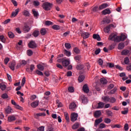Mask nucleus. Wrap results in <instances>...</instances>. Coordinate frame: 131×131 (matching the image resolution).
Returning <instances> with one entry per match:
<instances>
[{
	"label": "nucleus",
	"instance_id": "f257e3e1",
	"mask_svg": "<svg viewBox=\"0 0 131 131\" xmlns=\"http://www.w3.org/2000/svg\"><path fill=\"white\" fill-rule=\"evenodd\" d=\"M108 40H112L115 42H120V37H118L117 34L113 33L110 35Z\"/></svg>",
	"mask_w": 131,
	"mask_h": 131
},
{
	"label": "nucleus",
	"instance_id": "f03ea898",
	"mask_svg": "<svg viewBox=\"0 0 131 131\" xmlns=\"http://www.w3.org/2000/svg\"><path fill=\"white\" fill-rule=\"evenodd\" d=\"M42 7L45 11H50L52 9V7H53V4L46 2L42 4Z\"/></svg>",
	"mask_w": 131,
	"mask_h": 131
},
{
	"label": "nucleus",
	"instance_id": "7ed1b4c3",
	"mask_svg": "<svg viewBox=\"0 0 131 131\" xmlns=\"http://www.w3.org/2000/svg\"><path fill=\"white\" fill-rule=\"evenodd\" d=\"M79 101L82 102L83 104H88L89 100H88V98H86L84 95H82L80 96L79 98Z\"/></svg>",
	"mask_w": 131,
	"mask_h": 131
},
{
	"label": "nucleus",
	"instance_id": "20e7f679",
	"mask_svg": "<svg viewBox=\"0 0 131 131\" xmlns=\"http://www.w3.org/2000/svg\"><path fill=\"white\" fill-rule=\"evenodd\" d=\"M77 118H78V114L76 113H73L71 115V120L73 122L74 121H76L77 120Z\"/></svg>",
	"mask_w": 131,
	"mask_h": 131
},
{
	"label": "nucleus",
	"instance_id": "39448f33",
	"mask_svg": "<svg viewBox=\"0 0 131 131\" xmlns=\"http://www.w3.org/2000/svg\"><path fill=\"white\" fill-rule=\"evenodd\" d=\"M27 64V61H26V60H21L19 61V63H18L16 66V68H20V67H21V66H25V65H26Z\"/></svg>",
	"mask_w": 131,
	"mask_h": 131
},
{
	"label": "nucleus",
	"instance_id": "423d86ee",
	"mask_svg": "<svg viewBox=\"0 0 131 131\" xmlns=\"http://www.w3.org/2000/svg\"><path fill=\"white\" fill-rule=\"evenodd\" d=\"M5 113L6 114H11V113H13L14 110L12 109L11 106H8L6 108H5Z\"/></svg>",
	"mask_w": 131,
	"mask_h": 131
},
{
	"label": "nucleus",
	"instance_id": "0eeeda50",
	"mask_svg": "<svg viewBox=\"0 0 131 131\" xmlns=\"http://www.w3.org/2000/svg\"><path fill=\"white\" fill-rule=\"evenodd\" d=\"M16 120V116L15 115H10L8 117V122H13Z\"/></svg>",
	"mask_w": 131,
	"mask_h": 131
},
{
	"label": "nucleus",
	"instance_id": "6e6552de",
	"mask_svg": "<svg viewBox=\"0 0 131 131\" xmlns=\"http://www.w3.org/2000/svg\"><path fill=\"white\" fill-rule=\"evenodd\" d=\"M90 35H91V33L89 32H83L81 34V36L83 39H86V38H89L90 37Z\"/></svg>",
	"mask_w": 131,
	"mask_h": 131
},
{
	"label": "nucleus",
	"instance_id": "1a4fd4ad",
	"mask_svg": "<svg viewBox=\"0 0 131 131\" xmlns=\"http://www.w3.org/2000/svg\"><path fill=\"white\" fill-rule=\"evenodd\" d=\"M29 47L31 49H35L36 48V43H35V41H31L29 43Z\"/></svg>",
	"mask_w": 131,
	"mask_h": 131
},
{
	"label": "nucleus",
	"instance_id": "9d476101",
	"mask_svg": "<svg viewBox=\"0 0 131 131\" xmlns=\"http://www.w3.org/2000/svg\"><path fill=\"white\" fill-rule=\"evenodd\" d=\"M70 64V59H64L62 61V65L63 67H67Z\"/></svg>",
	"mask_w": 131,
	"mask_h": 131
},
{
	"label": "nucleus",
	"instance_id": "9b49d317",
	"mask_svg": "<svg viewBox=\"0 0 131 131\" xmlns=\"http://www.w3.org/2000/svg\"><path fill=\"white\" fill-rule=\"evenodd\" d=\"M40 116H46V113H39L37 114H34V117L36 119H38Z\"/></svg>",
	"mask_w": 131,
	"mask_h": 131
},
{
	"label": "nucleus",
	"instance_id": "f8f14e48",
	"mask_svg": "<svg viewBox=\"0 0 131 131\" xmlns=\"http://www.w3.org/2000/svg\"><path fill=\"white\" fill-rule=\"evenodd\" d=\"M32 12L33 13V14L34 15V17L37 19L38 18V16H39V14H38V11H36L34 9H33L32 10Z\"/></svg>",
	"mask_w": 131,
	"mask_h": 131
},
{
	"label": "nucleus",
	"instance_id": "ddd939ff",
	"mask_svg": "<svg viewBox=\"0 0 131 131\" xmlns=\"http://www.w3.org/2000/svg\"><path fill=\"white\" fill-rule=\"evenodd\" d=\"M31 29V28H30V27H29L28 25L25 26L23 28V30L25 33H27V32H29Z\"/></svg>",
	"mask_w": 131,
	"mask_h": 131
},
{
	"label": "nucleus",
	"instance_id": "4468645a",
	"mask_svg": "<svg viewBox=\"0 0 131 131\" xmlns=\"http://www.w3.org/2000/svg\"><path fill=\"white\" fill-rule=\"evenodd\" d=\"M16 66V62L12 61L10 64H9V68L11 70L14 71L15 70V66Z\"/></svg>",
	"mask_w": 131,
	"mask_h": 131
},
{
	"label": "nucleus",
	"instance_id": "2eb2a0df",
	"mask_svg": "<svg viewBox=\"0 0 131 131\" xmlns=\"http://www.w3.org/2000/svg\"><path fill=\"white\" fill-rule=\"evenodd\" d=\"M102 121H103V119L102 118H100L99 119L95 120V126H97V125L100 124Z\"/></svg>",
	"mask_w": 131,
	"mask_h": 131
},
{
	"label": "nucleus",
	"instance_id": "dca6fc26",
	"mask_svg": "<svg viewBox=\"0 0 131 131\" xmlns=\"http://www.w3.org/2000/svg\"><path fill=\"white\" fill-rule=\"evenodd\" d=\"M23 15L25 16V17H29L30 16V13L28 10H25L23 11Z\"/></svg>",
	"mask_w": 131,
	"mask_h": 131
},
{
	"label": "nucleus",
	"instance_id": "f3484780",
	"mask_svg": "<svg viewBox=\"0 0 131 131\" xmlns=\"http://www.w3.org/2000/svg\"><path fill=\"white\" fill-rule=\"evenodd\" d=\"M83 91L86 94H88L89 92H90V89H89V86H88L87 84H85L83 86Z\"/></svg>",
	"mask_w": 131,
	"mask_h": 131
},
{
	"label": "nucleus",
	"instance_id": "a211bd4d",
	"mask_svg": "<svg viewBox=\"0 0 131 131\" xmlns=\"http://www.w3.org/2000/svg\"><path fill=\"white\" fill-rule=\"evenodd\" d=\"M93 37L94 39H97L98 41H100V40H101V37H100V35L98 34H93Z\"/></svg>",
	"mask_w": 131,
	"mask_h": 131
},
{
	"label": "nucleus",
	"instance_id": "6ab92c4d",
	"mask_svg": "<svg viewBox=\"0 0 131 131\" xmlns=\"http://www.w3.org/2000/svg\"><path fill=\"white\" fill-rule=\"evenodd\" d=\"M118 37H120V41H123L125 40V38L127 37L125 35L122 34L121 36H118Z\"/></svg>",
	"mask_w": 131,
	"mask_h": 131
},
{
	"label": "nucleus",
	"instance_id": "aec40b11",
	"mask_svg": "<svg viewBox=\"0 0 131 131\" xmlns=\"http://www.w3.org/2000/svg\"><path fill=\"white\" fill-rule=\"evenodd\" d=\"M107 7H108V4H102L99 6V10H103V9H105V8H107Z\"/></svg>",
	"mask_w": 131,
	"mask_h": 131
},
{
	"label": "nucleus",
	"instance_id": "412c9836",
	"mask_svg": "<svg viewBox=\"0 0 131 131\" xmlns=\"http://www.w3.org/2000/svg\"><path fill=\"white\" fill-rule=\"evenodd\" d=\"M100 115H102V112H101V111H97L94 113L95 117H100Z\"/></svg>",
	"mask_w": 131,
	"mask_h": 131
},
{
	"label": "nucleus",
	"instance_id": "4be33fe9",
	"mask_svg": "<svg viewBox=\"0 0 131 131\" xmlns=\"http://www.w3.org/2000/svg\"><path fill=\"white\" fill-rule=\"evenodd\" d=\"M19 8L15 9V10L12 12L11 16L12 17H16L17 15H18V13H19Z\"/></svg>",
	"mask_w": 131,
	"mask_h": 131
},
{
	"label": "nucleus",
	"instance_id": "5701e85b",
	"mask_svg": "<svg viewBox=\"0 0 131 131\" xmlns=\"http://www.w3.org/2000/svg\"><path fill=\"white\" fill-rule=\"evenodd\" d=\"M111 11H110V9H106L102 11V14L103 15H107V14H111Z\"/></svg>",
	"mask_w": 131,
	"mask_h": 131
},
{
	"label": "nucleus",
	"instance_id": "b1692460",
	"mask_svg": "<svg viewBox=\"0 0 131 131\" xmlns=\"http://www.w3.org/2000/svg\"><path fill=\"white\" fill-rule=\"evenodd\" d=\"M38 102L39 101H35L32 102L31 104V106L33 107V108H36V107H37L38 106Z\"/></svg>",
	"mask_w": 131,
	"mask_h": 131
},
{
	"label": "nucleus",
	"instance_id": "393cba45",
	"mask_svg": "<svg viewBox=\"0 0 131 131\" xmlns=\"http://www.w3.org/2000/svg\"><path fill=\"white\" fill-rule=\"evenodd\" d=\"M75 107H76V104H75L74 102H72L69 106V109L71 110H74V109H75Z\"/></svg>",
	"mask_w": 131,
	"mask_h": 131
},
{
	"label": "nucleus",
	"instance_id": "a878e982",
	"mask_svg": "<svg viewBox=\"0 0 131 131\" xmlns=\"http://www.w3.org/2000/svg\"><path fill=\"white\" fill-rule=\"evenodd\" d=\"M63 53L67 57H70L71 56V52L70 51H67V50L65 49L63 51Z\"/></svg>",
	"mask_w": 131,
	"mask_h": 131
},
{
	"label": "nucleus",
	"instance_id": "bb28decb",
	"mask_svg": "<svg viewBox=\"0 0 131 131\" xmlns=\"http://www.w3.org/2000/svg\"><path fill=\"white\" fill-rule=\"evenodd\" d=\"M40 33L42 35H46L47 34V30L46 28H42L40 31Z\"/></svg>",
	"mask_w": 131,
	"mask_h": 131
},
{
	"label": "nucleus",
	"instance_id": "cd10ccee",
	"mask_svg": "<svg viewBox=\"0 0 131 131\" xmlns=\"http://www.w3.org/2000/svg\"><path fill=\"white\" fill-rule=\"evenodd\" d=\"M128 54H129V50H124L121 52V55H122V56H126Z\"/></svg>",
	"mask_w": 131,
	"mask_h": 131
},
{
	"label": "nucleus",
	"instance_id": "c85d7f7f",
	"mask_svg": "<svg viewBox=\"0 0 131 131\" xmlns=\"http://www.w3.org/2000/svg\"><path fill=\"white\" fill-rule=\"evenodd\" d=\"M64 114L67 122H69L70 121V119H69V115H68V113L64 112Z\"/></svg>",
	"mask_w": 131,
	"mask_h": 131
},
{
	"label": "nucleus",
	"instance_id": "c756f323",
	"mask_svg": "<svg viewBox=\"0 0 131 131\" xmlns=\"http://www.w3.org/2000/svg\"><path fill=\"white\" fill-rule=\"evenodd\" d=\"M117 91V88H114L113 90H111L110 92H108V95H113L116 93Z\"/></svg>",
	"mask_w": 131,
	"mask_h": 131
},
{
	"label": "nucleus",
	"instance_id": "7c9ffc66",
	"mask_svg": "<svg viewBox=\"0 0 131 131\" xmlns=\"http://www.w3.org/2000/svg\"><path fill=\"white\" fill-rule=\"evenodd\" d=\"M37 68L40 71H43V70H45V67H43V66H42L41 64L37 65Z\"/></svg>",
	"mask_w": 131,
	"mask_h": 131
},
{
	"label": "nucleus",
	"instance_id": "2f4dec72",
	"mask_svg": "<svg viewBox=\"0 0 131 131\" xmlns=\"http://www.w3.org/2000/svg\"><path fill=\"white\" fill-rule=\"evenodd\" d=\"M33 35L34 36V37H37L38 35H39V31L38 30H35L33 33Z\"/></svg>",
	"mask_w": 131,
	"mask_h": 131
},
{
	"label": "nucleus",
	"instance_id": "473e14b6",
	"mask_svg": "<svg viewBox=\"0 0 131 131\" xmlns=\"http://www.w3.org/2000/svg\"><path fill=\"white\" fill-rule=\"evenodd\" d=\"M116 102V99L113 97H110L109 103H115Z\"/></svg>",
	"mask_w": 131,
	"mask_h": 131
},
{
	"label": "nucleus",
	"instance_id": "72a5a7b5",
	"mask_svg": "<svg viewBox=\"0 0 131 131\" xmlns=\"http://www.w3.org/2000/svg\"><path fill=\"white\" fill-rule=\"evenodd\" d=\"M102 100H103V101L104 102H109L110 97L109 96H103V97H102Z\"/></svg>",
	"mask_w": 131,
	"mask_h": 131
},
{
	"label": "nucleus",
	"instance_id": "f704fd0d",
	"mask_svg": "<svg viewBox=\"0 0 131 131\" xmlns=\"http://www.w3.org/2000/svg\"><path fill=\"white\" fill-rule=\"evenodd\" d=\"M98 109H102L104 108V103L100 102L98 103V106L97 107Z\"/></svg>",
	"mask_w": 131,
	"mask_h": 131
},
{
	"label": "nucleus",
	"instance_id": "c9c22d12",
	"mask_svg": "<svg viewBox=\"0 0 131 131\" xmlns=\"http://www.w3.org/2000/svg\"><path fill=\"white\" fill-rule=\"evenodd\" d=\"M78 127H79V123H75L72 126L73 129H76L78 128Z\"/></svg>",
	"mask_w": 131,
	"mask_h": 131
},
{
	"label": "nucleus",
	"instance_id": "e433bc0d",
	"mask_svg": "<svg viewBox=\"0 0 131 131\" xmlns=\"http://www.w3.org/2000/svg\"><path fill=\"white\" fill-rule=\"evenodd\" d=\"M106 113L107 116H111V117L113 116V113H112L111 111L106 110Z\"/></svg>",
	"mask_w": 131,
	"mask_h": 131
},
{
	"label": "nucleus",
	"instance_id": "4c0bfd02",
	"mask_svg": "<svg viewBox=\"0 0 131 131\" xmlns=\"http://www.w3.org/2000/svg\"><path fill=\"white\" fill-rule=\"evenodd\" d=\"M100 82L102 83V84H106V83H107V80L104 78H102L100 79Z\"/></svg>",
	"mask_w": 131,
	"mask_h": 131
},
{
	"label": "nucleus",
	"instance_id": "58836bf2",
	"mask_svg": "<svg viewBox=\"0 0 131 131\" xmlns=\"http://www.w3.org/2000/svg\"><path fill=\"white\" fill-rule=\"evenodd\" d=\"M45 24L46 26H50L53 25V23L50 20H47L45 22Z\"/></svg>",
	"mask_w": 131,
	"mask_h": 131
},
{
	"label": "nucleus",
	"instance_id": "ea45409f",
	"mask_svg": "<svg viewBox=\"0 0 131 131\" xmlns=\"http://www.w3.org/2000/svg\"><path fill=\"white\" fill-rule=\"evenodd\" d=\"M84 80V76H79L78 78V81L79 82H82L83 80Z\"/></svg>",
	"mask_w": 131,
	"mask_h": 131
},
{
	"label": "nucleus",
	"instance_id": "a19ab883",
	"mask_svg": "<svg viewBox=\"0 0 131 131\" xmlns=\"http://www.w3.org/2000/svg\"><path fill=\"white\" fill-rule=\"evenodd\" d=\"M27 54L28 56H32V55H33V52H32V50L29 49L27 50Z\"/></svg>",
	"mask_w": 131,
	"mask_h": 131
},
{
	"label": "nucleus",
	"instance_id": "79ce46f5",
	"mask_svg": "<svg viewBox=\"0 0 131 131\" xmlns=\"http://www.w3.org/2000/svg\"><path fill=\"white\" fill-rule=\"evenodd\" d=\"M124 48V43H120L118 45V49L119 50H122Z\"/></svg>",
	"mask_w": 131,
	"mask_h": 131
},
{
	"label": "nucleus",
	"instance_id": "37998d69",
	"mask_svg": "<svg viewBox=\"0 0 131 131\" xmlns=\"http://www.w3.org/2000/svg\"><path fill=\"white\" fill-rule=\"evenodd\" d=\"M0 40L1 41L4 43L6 42V38H5V37L4 36V35H0Z\"/></svg>",
	"mask_w": 131,
	"mask_h": 131
},
{
	"label": "nucleus",
	"instance_id": "c03bdc74",
	"mask_svg": "<svg viewBox=\"0 0 131 131\" xmlns=\"http://www.w3.org/2000/svg\"><path fill=\"white\" fill-rule=\"evenodd\" d=\"M33 6H34V7H38V6L39 5V2H38V1H34L33 2Z\"/></svg>",
	"mask_w": 131,
	"mask_h": 131
},
{
	"label": "nucleus",
	"instance_id": "a18cd8bd",
	"mask_svg": "<svg viewBox=\"0 0 131 131\" xmlns=\"http://www.w3.org/2000/svg\"><path fill=\"white\" fill-rule=\"evenodd\" d=\"M98 63L99 65H100V66H102L104 63V61H103V59H102V58H99L98 60Z\"/></svg>",
	"mask_w": 131,
	"mask_h": 131
},
{
	"label": "nucleus",
	"instance_id": "49530a36",
	"mask_svg": "<svg viewBox=\"0 0 131 131\" xmlns=\"http://www.w3.org/2000/svg\"><path fill=\"white\" fill-rule=\"evenodd\" d=\"M64 47L67 49V50H69V49H71V45L69 43H66L64 44Z\"/></svg>",
	"mask_w": 131,
	"mask_h": 131
},
{
	"label": "nucleus",
	"instance_id": "de8ad7c7",
	"mask_svg": "<svg viewBox=\"0 0 131 131\" xmlns=\"http://www.w3.org/2000/svg\"><path fill=\"white\" fill-rule=\"evenodd\" d=\"M52 28L54 30H59L60 29V26H59L58 25H53L52 26Z\"/></svg>",
	"mask_w": 131,
	"mask_h": 131
},
{
	"label": "nucleus",
	"instance_id": "09e8293b",
	"mask_svg": "<svg viewBox=\"0 0 131 131\" xmlns=\"http://www.w3.org/2000/svg\"><path fill=\"white\" fill-rule=\"evenodd\" d=\"M56 103H57V107H58V108H60L62 107V106H63V104H62V103H61L60 101H59V100H57L56 101Z\"/></svg>",
	"mask_w": 131,
	"mask_h": 131
},
{
	"label": "nucleus",
	"instance_id": "8fccbe9b",
	"mask_svg": "<svg viewBox=\"0 0 131 131\" xmlns=\"http://www.w3.org/2000/svg\"><path fill=\"white\" fill-rule=\"evenodd\" d=\"M105 23H110V20L108 19H106L105 20H103V21H101V24H105Z\"/></svg>",
	"mask_w": 131,
	"mask_h": 131
},
{
	"label": "nucleus",
	"instance_id": "3c124183",
	"mask_svg": "<svg viewBox=\"0 0 131 131\" xmlns=\"http://www.w3.org/2000/svg\"><path fill=\"white\" fill-rule=\"evenodd\" d=\"M8 35L10 38H13V37L15 36V35H14V33H13L12 32H8Z\"/></svg>",
	"mask_w": 131,
	"mask_h": 131
},
{
	"label": "nucleus",
	"instance_id": "603ef678",
	"mask_svg": "<svg viewBox=\"0 0 131 131\" xmlns=\"http://www.w3.org/2000/svg\"><path fill=\"white\" fill-rule=\"evenodd\" d=\"M104 31L105 33H108L109 31H110V28L107 26L104 29Z\"/></svg>",
	"mask_w": 131,
	"mask_h": 131
},
{
	"label": "nucleus",
	"instance_id": "864d4df0",
	"mask_svg": "<svg viewBox=\"0 0 131 131\" xmlns=\"http://www.w3.org/2000/svg\"><path fill=\"white\" fill-rule=\"evenodd\" d=\"M68 91L70 93H74V88L73 86H70L69 87Z\"/></svg>",
	"mask_w": 131,
	"mask_h": 131
},
{
	"label": "nucleus",
	"instance_id": "5fc2aeb1",
	"mask_svg": "<svg viewBox=\"0 0 131 131\" xmlns=\"http://www.w3.org/2000/svg\"><path fill=\"white\" fill-rule=\"evenodd\" d=\"M36 74H38V75H40L41 76H42V75H43V73H42V72H40L38 70H36Z\"/></svg>",
	"mask_w": 131,
	"mask_h": 131
},
{
	"label": "nucleus",
	"instance_id": "6e6d98bb",
	"mask_svg": "<svg viewBox=\"0 0 131 131\" xmlns=\"http://www.w3.org/2000/svg\"><path fill=\"white\" fill-rule=\"evenodd\" d=\"M105 127H106V124L103 123L100 124L99 128H105Z\"/></svg>",
	"mask_w": 131,
	"mask_h": 131
},
{
	"label": "nucleus",
	"instance_id": "4d7b16f0",
	"mask_svg": "<svg viewBox=\"0 0 131 131\" xmlns=\"http://www.w3.org/2000/svg\"><path fill=\"white\" fill-rule=\"evenodd\" d=\"M104 122L105 123H110V122H111V119H109V118H105L104 119Z\"/></svg>",
	"mask_w": 131,
	"mask_h": 131
},
{
	"label": "nucleus",
	"instance_id": "13d9d810",
	"mask_svg": "<svg viewBox=\"0 0 131 131\" xmlns=\"http://www.w3.org/2000/svg\"><path fill=\"white\" fill-rule=\"evenodd\" d=\"M80 56L77 55L74 57V59L77 62H79V60H80Z\"/></svg>",
	"mask_w": 131,
	"mask_h": 131
},
{
	"label": "nucleus",
	"instance_id": "bf43d9fd",
	"mask_svg": "<svg viewBox=\"0 0 131 131\" xmlns=\"http://www.w3.org/2000/svg\"><path fill=\"white\" fill-rule=\"evenodd\" d=\"M107 65L110 68H113L114 67V64L113 63L107 62Z\"/></svg>",
	"mask_w": 131,
	"mask_h": 131
},
{
	"label": "nucleus",
	"instance_id": "052dcab7",
	"mask_svg": "<svg viewBox=\"0 0 131 131\" xmlns=\"http://www.w3.org/2000/svg\"><path fill=\"white\" fill-rule=\"evenodd\" d=\"M124 63H125V64H128L129 63V59H128V57L125 58Z\"/></svg>",
	"mask_w": 131,
	"mask_h": 131
},
{
	"label": "nucleus",
	"instance_id": "680f3d73",
	"mask_svg": "<svg viewBox=\"0 0 131 131\" xmlns=\"http://www.w3.org/2000/svg\"><path fill=\"white\" fill-rule=\"evenodd\" d=\"M1 89L2 91H5V90H6V89H7V86L5 84H1Z\"/></svg>",
	"mask_w": 131,
	"mask_h": 131
},
{
	"label": "nucleus",
	"instance_id": "e2e57ef3",
	"mask_svg": "<svg viewBox=\"0 0 131 131\" xmlns=\"http://www.w3.org/2000/svg\"><path fill=\"white\" fill-rule=\"evenodd\" d=\"M74 52L76 53V54H79L80 51H79V49H78V48H75L74 49Z\"/></svg>",
	"mask_w": 131,
	"mask_h": 131
},
{
	"label": "nucleus",
	"instance_id": "0e129e2a",
	"mask_svg": "<svg viewBox=\"0 0 131 131\" xmlns=\"http://www.w3.org/2000/svg\"><path fill=\"white\" fill-rule=\"evenodd\" d=\"M10 61V58L6 57L5 60H4V63L5 64H6V65H7V64H8V63H9V61Z\"/></svg>",
	"mask_w": 131,
	"mask_h": 131
},
{
	"label": "nucleus",
	"instance_id": "69168bd1",
	"mask_svg": "<svg viewBox=\"0 0 131 131\" xmlns=\"http://www.w3.org/2000/svg\"><path fill=\"white\" fill-rule=\"evenodd\" d=\"M37 130L38 131H45V126H41L40 127H38L37 128Z\"/></svg>",
	"mask_w": 131,
	"mask_h": 131
},
{
	"label": "nucleus",
	"instance_id": "338daca9",
	"mask_svg": "<svg viewBox=\"0 0 131 131\" xmlns=\"http://www.w3.org/2000/svg\"><path fill=\"white\" fill-rule=\"evenodd\" d=\"M124 128L125 131L128 130V124L127 123L125 124Z\"/></svg>",
	"mask_w": 131,
	"mask_h": 131
},
{
	"label": "nucleus",
	"instance_id": "774afa93",
	"mask_svg": "<svg viewBox=\"0 0 131 131\" xmlns=\"http://www.w3.org/2000/svg\"><path fill=\"white\" fill-rule=\"evenodd\" d=\"M11 2L12 3L13 5H14V7H17L18 6V3L15 0H11Z\"/></svg>",
	"mask_w": 131,
	"mask_h": 131
}]
</instances>
